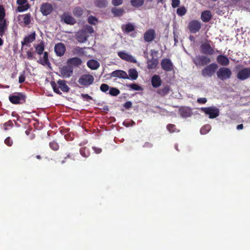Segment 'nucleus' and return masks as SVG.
<instances>
[{
	"label": "nucleus",
	"mask_w": 250,
	"mask_h": 250,
	"mask_svg": "<svg viewBox=\"0 0 250 250\" xmlns=\"http://www.w3.org/2000/svg\"><path fill=\"white\" fill-rule=\"evenodd\" d=\"M55 52L56 56L61 57L65 52V46L62 42L55 44Z\"/></svg>",
	"instance_id": "obj_18"
},
{
	"label": "nucleus",
	"mask_w": 250,
	"mask_h": 250,
	"mask_svg": "<svg viewBox=\"0 0 250 250\" xmlns=\"http://www.w3.org/2000/svg\"><path fill=\"white\" fill-rule=\"evenodd\" d=\"M112 13L115 17H121L124 14V10L123 8H116L114 7L112 8Z\"/></svg>",
	"instance_id": "obj_36"
},
{
	"label": "nucleus",
	"mask_w": 250,
	"mask_h": 250,
	"mask_svg": "<svg viewBox=\"0 0 250 250\" xmlns=\"http://www.w3.org/2000/svg\"><path fill=\"white\" fill-rule=\"evenodd\" d=\"M20 17L23 18L24 25L26 26L30 24V22H31V15L29 13H27L23 15H20L19 17H18V18H20Z\"/></svg>",
	"instance_id": "obj_38"
},
{
	"label": "nucleus",
	"mask_w": 250,
	"mask_h": 250,
	"mask_svg": "<svg viewBox=\"0 0 250 250\" xmlns=\"http://www.w3.org/2000/svg\"><path fill=\"white\" fill-rule=\"evenodd\" d=\"M216 62L220 65L228 66L229 64V60L224 55H219L216 57Z\"/></svg>",
	"instance_id": "obj_25"
},
{
	"label": "nucleus",
	"mask_w": 250,
	"mask_h": 250,
	"mask_svg": "<svg viewBox=\"0 0 250 250\" xmlns=\"http://www.w3.org/2000/svg\"><path fill=\"white\" fill-rule=\"evenodd\" d=\"M170 91V86H169V85L166 84V85L163 86L162 88L157 90V93H158L159 96L164 97L169 93Z\"/></svg>",
	"instance_id": "obj_26"
},
{
	"label": "nucleus",
	"mask_w": 250,
	"mask_h": 250,
	"mask_svg": "<svg viewBox=\"0 0 250 250\" xmlns=\"http://www.w3.org/2000/svg\"><path fill=\"white\" fill-rule=\"evenodd\" d=\"M42 55L43 56L40 57L39 60L37 61V62L42 66H46L50 68L51 63H50V61H49V59H48L47 52H44Z\"/></svg>",
	"instance_id": "obj_19"
},
{
	"label": "nucleus",
	"mask_w": 250,
	"mask_h": 250,
	"mask_svg": "<svg viewBox=\"0 0 250 250\" xmlns=\"http://www.w3.org/2000/svg\"><path fill=\"white\" fill-rule=\"evenodd\" d=\"M150 83H151V85L154 88H158L162 84V80L160 78V76L157 75H154L151 77L150 80Z\"/></svg>",
	"instance_id": "obj_24"
},
{
	"label": "nucleus",
	"mask_w": 250,
	"mask_h": 250,
	"mask_svg": "<svg viewBox=\"0 0 250 250\" xmlns=\"http://www.w3.org/2000/svg\"><path fill=\"white\" fill-rule=\"evenodd\" d=\"M122 60H124L125 61L130 62L131 63H136V61L133 57L127 58H123Z\"/></svg>",
	"instance_id": "obj_59"
},
{
	"label": "nucleus",
	"mask_w": 250,
	"mask_h": 250,
	"mask_svg": "<svg viewBox=\"0 0 250 250\" xmlns=\"http://www.w3.org/2000/svg\"><path fill=\"white\" fill-rule=\"evenodd\" d=\"M35 32H32L31 34L27 35L24 37L23 41L21 42V46H24V45H27L28 44L32 43L34 40H35Z\"/></svg>",
	"instance_id": "obj_22"
},
{
	"label": "nucleus",
	"mask_w": 250,
	"mask_h": 250,
	"mask_svg": "<svg viewBox=\"0 0 250 250\" xmlns=\"http://www.w3.org/2000/svg\"><path fill=\"white\" fill-rule=\"evenodd\" d=\"M132 104L130 101H127L124 104V107L126 109H129L131 108Z\"/></svg>",
	"instance_id": "obj_57"
},
{
	"label": "nucleus",
	"mask_w": 250,
	"mask_h": 250,
	"mask_svg": "<svg viewBox=\"0 0 250 250\" xmlns=\"http://www.w3.org/2000/svg\"><path fill=\"white\" fill-rule=\"evenodd\" d=\"M161 68L166 72H170L174 70V65L170 59L164 58L161 61Z\"/></svg>",
	"instance_id": "obj_13"
},
{
	"label": "nucleus",
	"mask_w": 250,
	"mask_h": 250,
	"mask_svg": "<svg viewBox=\"0 0 250 250\" xmlns=\"http://www.w3.org/2000/svg\"><path fill=\"white\" fill-rule=\"evenodd\" d=\"M94 78L93 76L90 74H84L81 75V77L79 78L78 83L81 85L84 86H89L93 83Z\"/></svg>",
	"instance_id": "obj_8"
},
{
	"label": "nucleus",
	"mask_w": 250,
	"mask_h": 250,
	"mask_svg": "<svg viewBox=\"0 0 250 250\" xmlns=\"http://www.w3.org/2000/svg\"><path fill=\"white\" fill-rule=\"evenodd\" d=\"M236 78L241 81L246 80L250 78V67L243 68L237 72Z\"/></svg>",
	"instance_id": "obj_12"
},
{
	"label": "nucleus",
	"mask_w": 250,
	"mask_h": 250,
	"mask_svg": "<svg viewBox=\"0 0 250 250\" xmlns=\"http://www.w3.org/2000/svg\"><path fill=\"white\" fill-rule=\"evenodd\" d=\"M166 128H167V130L170 133H174L176 129L175 128V125L171 124H168V125L166 126Z\"/></svg>",
	"instance_id": "obj_51"
},
{
	"label": "nucleus",
	"mask_w": 250,
	"mask_h": 250,
	"mask_svg": "<svg viewBox=\"0 0 250 250\" xmlns=\"http://www.w3.org/2000/svg\"><path fill=\"white\" fill-rule=\"evenodd\" d=\"M201 53L205 55H212L214 54V50L208 42L203 43L200 45Z\"/></svg>",
	"instance_id": "obj_11"
},
{
	"label": "nucleus",
	"mask_w": 250,
	"mask_h": 250,
	"mask_svg": "<svg viewBox=\"0 0 250 250\" xmlns=\"http://www.w3.org/2000/svg\"><path fill=\"white\" fill-rule=\"evenodd\" d=\"M93 150L94 151V152L96 154H100L102 152V149L100 147H96L95 146L93 147Z\"/></svg>",
	"instance_id": "obj_62"
},
{
	"label": "nucleus",
	"mask_w": 250,
	"mask_h": 250,
	"mask_svg": "<svg viewBox=\"0 0 250 250\" xmlns=\"http://www.w3.org/2000/svg\"><path fill=\"white\" fill-rule=\"evenodd\" d=\"M49 147L53 150L58 151L59 148V144L55 140L52 141L49 143Z\"/></svg>",
	"instance_id": "obj_41"
},
{
	"label": "nucleus",
	"mask_w": 250,
	"mask_h": 250,
	"mask_svg": "<svg viewBox=\"0 0 250 250\" xmlns=\"http://www.w3.org/2000/svg\"><path fill=\"white\" fill-rule=\"evenodd\" d=\"M78 152H76L75 153H69L66 154V156H65V157L64 158V159L66 160L67 159H69L73 161H75L77 159V157H78Z\"/></svg>",
	"instance_id": "obj_44"
},
{
	"label": "nucleus",
	"mask_w": 250,
	"mask_h": 250,
	"mask_svg": "<svg viewBox=\"0 0 250 250\" xmlns=\"http://www.w3.org/2000/svg\"><path fill=\"white\" fill-rule=\"evenodd\" d=\"M93 28L92 26L86 25L76 33L75 35L76 40L79 42L84 43L89 37V35L93 33Z\"/></svg>",
	"instance_id": "obj_1"
},
{
	"label": "nucleus",
	"mask_w": 250,
	"mask_h": 250,
	"mask_svg": "<svg viewBox=\"0 0 250 250\" xmlns=\"http://www.w3.org/2000/svg\"><path fill=\"white\" fill-rule=\"evenodd\" d=\"M7 24L6 20L0 21V36L2 37L4 35V31L6 30Z\"/></svg>",
	"instance_id": "obj_35"
},
{
	"label": "nucleus",
	"mask_w": 250,
	"mask_h": 250,
	"mask_svg": "<svg viewBox=\"0 0 250 250\" xmlns=\"http://www.w3.org/2000/svg\"><path fill=\"white\" fill-rule=\"evenodd\" d=\"M25 95L21 92H16L9 95L8 100L13 104H23L25 102Z\"/></svg>",
	"instance_id": "obj_4"
},
{
	"label": "nucleus",
	"mask_w": 250,
	"mask_h": 250,
	"mask_svg": "<svg viewBox=\"0 0 250 250\" xmlns=\"http://www.w3.org/2000/svg\"><path fill=\"white\" fill-rule=\"evenodd\" d=\"M27 0H16V3L19 6L16 8V12H23L27 10L30 7V5L28 4Z\"/></svg>",
	"instance_id": "obj_16"
},
{
	"label": "nucleus",
	"mask_w": 250,
	"mask_h": 250,
	"mask_svg": "<svg viewBox=\"0 0 250 250\" xmlns=\"http://www.w3.org/2000/svg\"><path fill=\"white\" fill-rule=\"evenodd\" d=\"M34 55V52L32 51L31 50H29L27 51V58L29 60H33L34 57H33Z\"/></svg>",
	"instance_id": "obj_54"
},
{
	"label": "nucleus",
	"mask_w": 250,
	"mask_h": 250,
	"mask_svg": "<svg viewBox=\"0 0 250 250\" xmlns=\"http://www.w3.org/2000/svg\"><path fill=\"white\" fill-rule=\"evenodd\" d=\"M122 30H123L124 33H128L129 32L135 30V27L133 24L130 23H128L122 26Z\"/></svg>",
	"instance_id": "obj_32"
},
{
	"label": "nucleus",
	"mask_w": 250,
	"mask_h": 250,
	"mask_svg": "<svg viewBox=\"0 0 250 250\" xmlns=\"http://www.w3.org/2000/svg\"><path fill=\"white\" fill-rule=\"evenodd\" d=\"M81 98L84 99V100H85L86 101H89L92 100V97H91L90 96L88 95L87 94H81Z\"/></svg>",
	"instance_id": "obj_56"
},
{
	"label": "nucleus",
	"mask_w": 250,
	"mask_h": 250,
	"mask_svg": "<svg viewBox=\"0 0 250 250\" xmlns=\"http://www.w3.org/2000/svg\"><path fill=\"white\" fill-rule=\"evenodd\" d=\"M40 11L42 12L43 16H48L52 12V5L50 3L44 2L41 5Z\"/></svg>",
	"instance_id": "obj_15"
},
{
	"label": "nucleus",
	"mask_w": 250,
	"mask_h": 250,
	"mask_svg": "<svg viewBox=\"0 0 250 250\" xmlns=\"http://www.w3.org/2000/svg\"><path fill=\"white\" fill-rule=\"evenodd\" d=\"M109 90V95L112 96H116L120 94V91L119 89L116 87H111Z\"/></svg>",
	"instance_id": "obj_42"
},
{
	"label": "nucleus",
	"mask_w": 250,
	"mask_h": 250,
	"mask_svg": "<svg viewBox=\"0 0 250 250\" xmlns=\"http://www.w3.org/2000/svg\"><path fill=\"white\" fill-rule=\"evenodd\" d=\"M130 2L131 6L135 8H138L143 6L144 0H131Z\"/></svg>",
	"instance_id": "obj_37"
},
{
	"label": "nucleus",
	"mask_w": 250,
	"mask_h": 250,
	"mask_svg": "<svg viewBox=\"0 0 250 250\" xmlns=\"http://www.w3.org/2000/svg\"><path fill=\"white\" fill-rule=\"evenodd\" d=\"M201 111L204 112L206 115L208 116V118L210 119H214L217 117L220 114L219 109L215 106H208L207 107L201 108Z\"/></svg>",
	"instance_id": "obj_7"
},
{
	"label": "nucleus",
	"mask_w": 250,
	"mask_h": 250,
	"mask_svg": "<svg viewBox=\"0 0 250 250\" xmlns=\"http://www.w3.org/2000/svg\"><path fill=\"white\" fill-rule=\"evenodd\" d=\"M3 126H4V129H5V130L7 129V128H6V127H7V126H12V121L9 120L8 122H7L6 123H4Z\"/></svg>",
	"instance_id": "obj_61"
},
{
	"label": "nucleus",
	"mask_w": 250,
	"mask_h": 250,
	"mask_svg": "<svg viewBox=\"0 0 250 250\" xmlns=\"http://www.w3.org/2000/svg\"><path fill=\"white\" fill-rule=\"evenodd\" d=\"M128 77L131 80H135L138 77V73L135 69L131 68L128 70Z\"/></svg>",
	"instance_id": "obj_30"
},
{
	"label": "nucleus",
	"mask_w": 250,
	"mask_h": 250,
	"mask_svg": "<svg viewBox=\"0 0 250 250\" xmlns=\"http://www.w3.org/2000/svg\"><path fill=\"white\" fill-rule=\"evenodd\" d=\"M158 53V50H155L154 49L150 50V56L154 58V57L156 56V55Z\"/></svg>",
	"instance_id": "obj_60"
},
{
	"label": "nucleus",
	"mask_w": 250,
	"mask_h": 250,
	"mask_svg": "<svg viewBox=\"0 0 250 250\" xmlns=\"http://www.w3.org/2000/svg\"><path fill=\"white\" fill-rule=\"evenodd\" d=\"M62 19L66 24L73 25L76 23V20L73 17L66 13H64V14L62 15Z\"/></svg>",
	"instance_id": "obj_23"
},
{
	"label": "nucleus",
	"mask_w": 250,
	"mask_h": 250,
	"mask_svg": "<svg viewBox=\"0 0 250 250\" xmlns=\"http://www.w3.org/2000/svg\"><path fill=\"white\" fill-rule=\"evenodd\" d=\"M127 87L131 88L132 90L135 91H142L143 90V88L141 86H139V85L136 83H132L127 85Z\"/></svg>",
	"instance_id": "obj_43"
},
{
	"label": "nucleus",
	"mask_w": 250,
	"mask_h": 250,
	"mask_svg": "<svg viewBox=\"0 0 250 250\" xmlns=\"http://www.w3.org/2000/svg\"><path fill=\"white\" fill-rule=\"evenodd\" d=\"M180 5V0H171V7L176 8Z\"/></svg>",
	"instance_id": "obj_53"
},
{
	"label": "nucleus",
	"mask_w": 250,
	"mask_h": 250,
	"mask_svg": "<svg viewBox=\"0 0 250 250\" xmlns=\"http://www.w3.org/2000/svg\"><path fill=\"white\" fill-rule=\"evenodd\" d=\"M24 82V74L21 75L19 76V83H22Z\"/></svg>",
	"instance_id": "obj_63"
},
{
	"label": "nucleus",
	"mask_w": 250,
	"mask_h": 250,
	"mask_svg": "<svg viewBox=\"0 0 250 250\" xmlns=\"http://www.w3.org/2000/svg\"><path fill=\"white\" fill-rule=\"evenodd\" d=\"M87 21H88L89 24L96 25V23L97 22V19L96 17L90 16L87 19Z\"/></svg>",
	"instance_id": "obj_48"
},
{
	"label": "nucleus",
	"mask_w": 250,
	"mask_h": 250,
	"mask_svg": "<svg viewBox=\"0 0 250 250\" xmlns=\"http://www.w3.org/2000/svg\"><path fill=\"white\" fill-rule=\"evenodd\" d=\"M60 73H61L60 76L62 78H69L73 74V68L72 66H63L60 68Z\"/></svg>",
	"instance_id": "obj_9"
},
{
	"label": "nucleus",
	"mask_w": 250,
	"mask_h": 250,
	"mask_svg": "<svg viewBox=\"0 0 250 250\" xmlns=\"http://www.w3.org/2000/svg\"><path fill=\"white\" fill-rule=\"evenodd\" d=\"M155 38V31L154 29H149L144 33V41L146 42H152Z\"/></svg>",
	"instance_id": "obj_14"
},
{
	"label": "nucleus",
	"mask_w": 250,
	"mask_h": 250,
	"mask_svg": "<svg viewBox=\"0 0 250 250\" xmlns=\"http://www.w3.org/2000/svg\"><path fill=\"white\" fill-rule=\"evenodd\" d=\"M187 13V9L184 6H181L177 9V14L179 16H183Z\"/></svg>",
	"instance_id": "obj_45"
},
{
	"label": "nucleus",
	"mask_w": 250,
	"mask_h": 250,
	"mask_svg": "<svg viewBox=\"0 0 250 250\" xmlns=\"http://www.w3.org/2000/svg\"><path fill=\"white\" fill-rule=\"evenodd\" d=\"M212 15L209 11H204L201 13V20L204 22H208L211 20Z\"/></svg>",
	"instance_id": "obj_28"
},
{
	"label": "nucleus",
	"mask_w": 250,
	"mask_h": 250,
	"mask_svg": "<svg viewBox=\"0 0 250 250\" xmlns=\"http://www.w3.org/2000/svg\"><path fill=\"white\" fill-rule=\"evenodd\" d=\"M4 144L8 147H11L12 145V140L10 137H8L4 140Z\"/></svg>",
	"instance_id": "obj_52"
},
{
	"label": "nucleus",
	"mask_w": 250,
	"mask_h": 250,
	"mask_svg": "<svg viewBox=\"0 0 250 250\" xmlns=\"http://www.w3.org/2000/svg\"><path fill=\"white\" fill-rule=\"evenodd\" d=\"M50 85L54 92L59 95H61L62 94L60 91L61 90L64 93H67L70 90V88L66 84L65 81L63 80H59L57 82L51 81Z\"/></svg>",
	"instance_id": "obj_2"
},
{
	"label": "nucleus",
	"mask_w": 250,
	"mask_h": 250,
	"mask_svg": "<svg viewBox=\"0 0 250 250\" xmlns=\"http://www.w3.org/2000/svg\"><path fill=\"white\" fill-rule=\"evenodd\" d=\"M94 4L98 7H104L107 5V1L105 0H95Z\"/></svg>",
	"instance_id": "obj_40"
},
{
	"label": "nucleus",
	"mask_w": 250,
	"mask_h": 250,
	"mask_svg": "<svg viewBox=\"0 0 250 250\" xmlns=\"http://www.w3.org/2000/svg\"><path fill=\"white\" fill-rule=\"evenodd\" d=\"M85 48H82L80 47H76L73 48V53L79 57H83L84 56V50Z\"/></svg>",
	"instance_id": "obj_33"
},
{
	"label": "nucleus",
	"mask_w": 250,
	"mask_h": 250,
	"mask_svg": "<svg viewBox=\"0 0 250 250\" xmlns=\"http://www.w3.org/2000/svg\"><path fill=\"white\" fill-rule=\"evenodd\" d=\"M80 154H81V156L87 158L89 156V149L86 147H81L80 149Z\"/></svg>",
	"instance_id": "obj_39"
},
{
	"label": "nucleus",
	"mask_w": 250,
	"mask_h": 250,
	"mask_svg": "<svg viewBox=\"0 0 250 250\" xmlns=\"http://www.w3.org/2000/svg\"><path fill=\"white\" fill-rule=\"evenodd\" d=\"M188 29L189 32L195 34L201 29V22L197 20H192L188 22Z\"/></svg>",
	"instance_id": "obj_10"
},
{
	"label": "nucleus",
	"mask_w": 250,
	"mask_h": 250,
	"mask_svg": "<svg viewBox=\"0 0 250 250\" xmlns=\"http://www.w3.org/2000/svg\"><path fill=\"white\" fill-rule=\"evenodd\" d=\"M123 3V0H112V4L118 6Z\"/></svg>",
	"instance_id": "obj_55"
},
{
	"label": "nucleus",
	"mask_w": 250,
	"mask_h": 250,
	"mask_svg": "<svg viewBox=\"0 0 250 250\" xmlns=\"http://www.w3.org/2000/svg\"><path fill=\"white\" fill-rule=\"evenodd\" d=\"M5 13H4V7L2 5H0V21H6L4 19Z\"/></svg>",
	"instance_id": "obj_50"
},
{
	"label": "nucleus",
	"mask_w": 250,
	"mask_h": 250,
	"mask_svg": "<svg viewBox=\"0 0 250 250\" xmlns=\"http://www.w3.org/2000/svg\"><path fill=\"white\" fill-rule=\"evenodd\" d=\"M81 63L82 61L80 58L74 57L67 59V61H66V64H67V65L65 66L78 67L81 65Z\"/></svg>",
	"instance_id": "obj_21"
},
{
	"label": "nucleus",
	"mask_w": 250,
	"mask_h": 250,
	"mask_svg": "<svg viewBox=\"0 0 250 250\" xmlns=\"http://www.w3.org/2000/svg\"><path fill=\"white\" fill-rule=\"evenodd\" d=\"M83 14V10L80 7H75L73 9V15L77 18H80Z\"/></svg>",
	"instance_id": "obj_34"
},
{
	"label": "nucleus",
	"mask_w": 250,
	"mask_h": 250,
	"mask_svg": "<svg viewBox=\"0 0 250 250\" xmlns=\"http://www.w3.org/2000/svg\"><path fill=\"white\" fill-rule=\"evenodd\" d=\"M210 130V125H207L201 128L200 133L202 135H205Z\"/></svg>",
	"instance_id": "obj_46"
},
{
	"label": "nucleus",
	"mask_w": 250,
	"mask_h": 250,
	"mask_svg": "<svg viewBox=\"0 0 250 250\" xmlns=\"http://www.w3.org/2000/svg\"><path fill=\"white\" fill-rule=\"evenodd\" d=\"M236 129L238 130L243 129V125L242 124H239V125L236 126Z\"/></svg>",
	"instance_id": "obj_64"
},
{
	"label": "nucleus",
	"mask_w": 250,
	"mask_h": 250,
	"mask_svg": "<svg viewBox=\"0 0 250 250\" xmlns=\"http://www.w3.org/2000/svg\"><path fill=\"white\" fill-rule=\"evenodd\" d=\"M158 65V59L157 58H151L147 61V69H154Z\"/></svg>",
	"instance_id": "obj_27"
},
{
	"label": "nucleus",
	"mask_w": 250,
	"mask_h": 250,
	"mask_svg": "<svg viewBox=\"0 0 250 250\" xmlns=\"http://www.w3.org/2000/svg\"><path fill=\"white\" fill-rule=\"evenodd\" d=\"M118 56H119V57H120V59H121L132 57V56L130 55L127 54V53L123 51H120L118 52Z\"/></svg>",
	"instance_id": "obj_47"
},
{
	"label": "nucleus",
	"mask_w": 250,
	"mask_h": 250,
	"mask_svg": "<svg viewBox=\"0 0 250 250\" xmlns=\"http://www.w3.org/2000/svg\"><path fill=\"white\" fill-rule=\"evenodd\" d=\"M86 65L91 69L96 70L99 67V62L96 60H89L86 62Z\"/></svg>",
	"instance_id": "obj_29"
},
{
	"label": "nucleus",
	"mask_w": 250,
	"mask_h": 250,
	"mask_svg": "<svg viewBox=\"0 0 250 250\" xmlns=\"http://www.w3.org/2000/svg\"><path fill=\"white\" fill-rule=\"evenodd\" d=\"M218 65L216 63H211L204 67L201 71V74L204 78H210L217 72Z\"/></svg>",
	"instance_id": "obj_3"
},
{
	"label": "nucleus",
	"mask_w": 250,
	"mask_h": 250,
	"mask_svg": "<svg viewBox=\"0 0 250 250\" xmlns=\"http://www.w3.org/2000/svg\"><path fill=\"white\" fill-rule=\"evenodd\" d=\"M179 114L183 118L189 117L192 115V110L191 108L187 106H181L179 108Z\"/></svg>",
	"instance_id": "obj_20"
},
{
	"label": "nucleus",
	"mask_w": 250,
	"mask_h": 250,
	"mask_svg": "<svg viewBox=\"0 0 250 250\" xmlns=\"http://www.w3.org/2000/svg\"><path fill=\"white\" fill-rule=\"evenodd\" d=\"M110 76L112 78H118L123 79H128L127 73L122 70H116L110 73Z\"/></svg>",
	"instance_id": "obj_17"
},
{
	"label": "nucleus",
	"mask_w": 250,
	"mask_h": 250,
	"mask_svg": "<svg viewBox=\"0 0 250 250\" xmlns=\"http://www.w3.org/2000/svg\"><path fill=\"white\" fill-rule=\"evenodd\" d=\"M192 62L196 67L205 66L211 62V59L206 55H198L192 59Z\"/></svg>",
	"instance_id": "obj_5"
},
{
	"label": "nucleus",
	"mask_w": 250,
	"mask_h": 250,
	"mask_svg": "<svg viewBox=\"0 0 250 250\" xmlns=\"http://www.w3.org/2000/svg\"><path fill=\"white\" fill-rule=\"evenodd\" d=\"M231 75L232 72H231V70L227 67H220L217 70V71H216V77H217L218 79L222 81L230 79Z\"/></svg>",
	"instance_id": "obj_6"
},
{
	"label": "nucleus",
	"mask_w": 250,
	"mask_h": 250,
	"mask_svg": "<svg viewBox=\"0 0 250 250\" xmlns=\"http://www.w3.org/2000/svg\"><path fill=\"white\" fill-rule=\"evenodd\" d=\"M110 88V87L108 85V84L106 83H103L101 84V87H100V89H101V92L105 93L108 90H109V89Z\"/></svg>",
	"instance_id": "obj_49"
},
{
	"label": "nucleus",
	"mask_w": 250,
	"mask_h": 250,
	"mask_svg": "<svg viewBox=\"0 0 250 250\" xmlns=\"http://www.w3.org/2000/svg\"><path fill=\"white\" fill-rule=\"evenodd\" d=\"M197 103L200 104H205L207 102V99L206 98H199L197 99Z\"/></svg>",
	"instance_id": "obj_58"
},
{
	"label": "nucleus",
	"mask_w": 250,
	"mask_h": 250,
	"mask_svg": "<svg viewBox=\"0 0 250 250\" xmlns=\"http://www.w3.org/2000/svg\"><path fill=\"white\" fill-rule=\"evenodd\" d=\"M35 52L39 55L43 54V50L44 49V45H43V42H41L39 44L35 46Z\"/></svg>",
	"instance_id": "obj_31"
}]
</instances>
